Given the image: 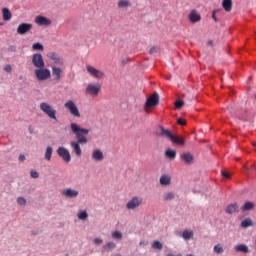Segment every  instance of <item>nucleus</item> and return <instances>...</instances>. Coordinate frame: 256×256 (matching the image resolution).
Instances as JSON below:
<instances>
[{"label": "nucleus", "instance_id": "obj_1", "mask_svg": "<svg viewBox=\"0 0 256 256\" xmlns=\"http://www.w3.org/2000/svg\"><path fill=\"white\" fill-rule=\"evenodd\" d=\"M70 129L73 135H75L77 141H72L70 143L72 152L75 153L76 157H81L82 151H81V145H87L89 143V140L87 139V135L91 133L90 129L87 128H81L79 124L72 122L70 124Z\"/></svg>", "mask_w": 256, "mask_h": 256}, {"label": "nucleus", "instance_id": "obj_2", "mask_svg": "<svg viewBox=\"0 0 256 256\" xmlns=\"http://www.w3.org/2000/svg\"><path fill=\"white\" fill-rule=\"evenodd\" d=\"M40 109L49 117V119H53L54 121H57V111L53 109V106H51L47 102H42L40 104Z\"/></svg>", "mask_w": 256, "mask_h": 256}, {"label": "nucleus", "instance_id": "obj_3", "mask_svg": "<svg viewBox=\"0 0 256 256\" xmlns=\"http://www.w3.org/2000/svg\"><path fill=\"white\" fill-rule=\"evenodd\" d=\"M66 110L72 117H76V119H79L81 117V112L79 111V108L77 107V104H75L74 101L69 100L65 103Z\"/></svg>", "mask_w": 256, "mask_h": 256}, {"label": "nucleus", "instance_id": "obj_4", "mask_svg": "<svg viewBox=\"0 0 256 256\" xmlns=\"http://www.w3.org/2000/svg\"><path fill=\"white\" fill-rule=\"evenodd\" d=\"M34 74L39 81H47V79H51V71L45 67L36 69Z\"/></svg>", "mask_w": 256, "mask_h": 256}, {"label": "nucleus", "instance_id": "obj_5", "mask_svg": "<svg viewBox=\"0 0 256 256\" xmlns=\"http://www.w3.org/2000/svg\"><path fill=\"white\" fill-rule=\"evenodd\" d=\"M142 203L143 198L134 196L131 198L130 201L127 202L126 208L129 209L130 211H133L135 209H138V207H141Z\"/></svg>", "mask_w": 256, "mask_h": 256}, {"label": "nucleus", "instance_id": "obj_6", "mask_svg": "<svg viewBox=\"0 0 256 256\" xmlns=\"http://www.w3.org/2000/svg\"><path fill=\"white\" fill-rule=\"evenodd\" d=\"M100 91H101V84L99 83H95V84L90 83L86 87V93L91 97H97Z\"/></svg>", "mask_w": 256, "mask_h": 256}, {"label": "nucleus", "instance_id": "obj_7", "mask_svg": "<svg viewBox=\"0 0 256 256\" xmlns=\"http://www.w3.org/2000/svg\"><path fill=\"white\" fill-rule=\"evenodd\" d=\"M86 71L91 75V77H94V79H103V77H105V73H103V71L91 65H86Z\"/></svg>", "mask_w": 256, "mask_h": 256}, {"label": "nucleus", "instance_id": "obj_8", "mask_svg": "<svg viewBox=\"0 0 256 256\" xmlns=\"http://www.w3.org/2000/svg\"><path fill=\"white\" fill-rule=\"evenodd\" d=\"M32 65L36 67V69H43V67H45V60H43V55L39 53L33 54Z\"/></svg>", "mask_w": 256, "mask_h": 256}, {"label": "nucleus", "instance_id": "obj_9", "mask_svg": "<svg viewBox=\"0 0 256 256\" xmlns=\"http://www.w3.org/2000/svg\"><path fill=\"white\" fill-rule=\"evenodd\" d=\"M157 105H159V94L154 93L147 99L146 107L151 109V107H157Z\"/></svg>", "mask_w": 256, "mask_h": 256}, {"label": "nucleus", "instance_id": "obj_10", "mask_svg": "<svg viewBox=\"0 0 256 256\" xmlns=\"http://www.w3.org/2000/svg\"><path fill=\"white\" fill-rule=\"evenodd\" d=\"M33 29V24L22 23L17 28L18 35H25V33H29Z\"/></svg>", "mask_w": 256, "mask_h": 256}, {"label": "nucleus", "instance_id": "obj_11", "mask_svg": "<svg viewBox=\"0 0 256 256\" xmlns=\"http://www.w3.org/2000/svg\"><path fill=\"white\" fill-rule=\"evenodd\" d=\"M35 23L36 25L44 26V27H49L51 25V21L44 16H37L35 18Z\"/></svg>", "mask_w": 256, "mask_h": 256}, {"label": "nucleus", "instance_id": "obj_12", "mask_svg": "<svg viewBox=\"0 0 256 256\" xmlns=\"http://www.w3.org/2000/svg\"><path fill=\"white\" fill-rule=\"evenodd\" d=\"M160 129V137H164L165 139H168L169 141H171L173 139L174 134L168 130L165 129V127L163 126H159Z\"/></svg>", "mask_w": 256, "mask_h": 256}, {"label": "nucleus", "instance_id": "obj_13", "mask_svg": "<svg viewBox=\"0 0 256 256\" xmlns=\"http://www.w3.org/2000/svg\"><path fill=\"white\" fill-rule=\"evenodd\" d=\"M92 159L97 162L103 161L105 159V155L101 149H95L92 151Z\"/></svg>", "mask_w": 256, "mask_h": 256}, {"label": "nucleus", "instance_id": "obj_14", "mask_svg": "<svg viewBox=\"0 0 256 256\" xmlns=\"http://www.w3.org/2000/svg\"><path fill=\"white\" fill-rule=\"evenodd\" d=\"M191 23H199L201 21V15L197 11L192 10L188 16Z\"/></svg>", "mask_w": 256, "mask_h": 256}, {"label": "nucleus", "instance_id": "obj_15", "mask_svg": "<svg viewBox=\"0 0 256 256\" xmlns=\"http://www.w3.org/2000/svg\"><path fill=\"white\" fill-rule=\"evenodd\" d=\"M117 7L118 9H129L130 7H133V3L129 0H119Z\"/></svg>", "mask_w": 256, "mask_h": 256}, {"label": "nucleus", "instance_id": "obj_16", "mask_svg": "<svg viewBox=\"0 0 256 256\" xmlns=\"http://www.w3.org/2000/svg\"><path fill=\"white\" fill-rule=\"evenodd\" d=\"M65 197H68L69 199H75L76 197H79V191L67 188L65 190Z\"/></svg>", "mask_w": 256, "mask_h": 256}, {"label": "nucleus", "instance_id": "obj_17", "mask_svg": "<svg viewBox=\"0 0 256 256\" xmlns=\"http://www.w3.org/2000/svg\"><path fill=\"white\" fill-rule=\"evenodd\" d=\"M181 159L184 160L185 163H187V165H191V163H193L194 161V157H193V154L189 153V152H186V153H183L181 156H180Z\"/></svg>", "mask_w": 256, "mask_h": 256}, {"label": "nucleus", "instance_id": "obj_18", "mask_svg": "<svg viewBox=\"0 0 256 256\" xmlns=\"http://www.w3.org/2000/svg\"><path fill=\"white\" fill-rule=\"evenodd\" d=\"M172 143H174L175 145H180L181 147H183V145H185V138L179 136V135H175L172 136V140H170Z\"/></svg>", "mask_w": 256, "mask_h": 256}, {"label": "nucleus", "instance_id": "obj_19", "mask_svg": "<svg viewBox=\"0 0 256 256\" xmlns=\"http://www.w3.org/2000/svg\"><path fill=\"white\" fill-rule=\"evenodd\" d=\"M165 157H167V159H170V161H174V159L177 157V151L169 148L165 151Z\"/></svg>", "mask_w": 256, "mask_h": 256}, {"label": "nucleus", "instance_id": "obj_20", "mask_svg": "<svg viewBox=\"0 0 256 256\" xmlns=\"http://www.w3.org/2000/svg\"><path fill=\"white\" fill-rule=\"evenodd\" d=\"M253 209H255V203H253L251 201L245 202L244 205L241 207V211H243V212L253 211Z\"/></svg>", "mask_w": 256, "mask_h": 256}, {"label": "nucleus", "instance_id": "obj_21", "mask_svg": "<svg viewBox=\"0 0 256 256\" xmlns=\"http://www.w3.org/2000/svg\"><path fill=\"white\" fill-rule=\"evenodd\" d=\"M235 251L237 253H249V247H247L245 244H240L235 246Z\"/></svg>", "mask_w": 256, "mask_h": 256}, {"label": "nucleus", "instance_id": "obj_22", "mask_svg": "<svg viewBox=\"0 0 256 256\" xmlns=\"http://www.w3.org/2000/svg\"><path fill=\"white\" fill-rule=\"evenodd\" d=\"M222 6L225 11L229 12L233 8V1L232 0H223Z\"/></svg>", "mask_w": 256, "mask_h": 256}, {"label": "nucleus", "instance_id": "obj_23", "mask_svg": "<svg viewBox=\"0 0 256 256\" xmlns=\"http://www.w3.org/2000/svg\"><path fill=\"white\" fill-rule=\"evenodd\" d=\"M237 209H239V205L237 203L230 204L226 207V213H229V215L236 213Z\"/></svg>", "mask_w": 256, "mask_h": 256}, {"label": "nucleus", "instance_id": "obj_24", "mask_svg": "<svg viewBox=\"0 0 256 256\" xmlns=\"http://www.w3.org/2000/svg\"><path fill=\"white\" fill-rule=\"evenodd\" d=\"M240 227H242V229H247L248 227H253V220H251V218L244 219L241 222Z\"/></svg>", "mask_w": 256, "mask_h": 256}, {"label": "nucleus", "instance_id": "obj_25", "mask_svg": "<svg viewBox=\"0 0 256 256\" xmlns=\"http://www.w3.org/2000/svg\"><path fill=\"white\" fill-rule=\"evenodd\" d=\"M160 184L161 185H165V186L171 185V176H169V175H162L160 177Z\"/></svg>", "mask_w": 256, "mask_h": 256}, {"label": "nucleus", "instance_id": "obj_26", "mask_svg": "<svg viewBox=\"0 0 256 256\" xmlns=\"http://www.w3.org/2000/svg\"><path fill=\"white\" fill-rule=\"evenodd\" d=\"M51 157H53V147L48 146L46 148L44 158L46 161H51Z\"/></svg>", "mask_w": 256, "mask_h": 256}, {"label": "nucleus", "instance_id": "obj_27", "mask_svg": "<svg viewBox=\"0 0 256 256\" xmlns=\"http://www.w3.org/2000/svg\"><path fill=\"white\" fill-rule=\"evenodd\" d=\"M182 237L186 241L189 239H193V230H184L182 233Z\"/></svg>", "mask_w": 256, "mask_h": 256}, {"label": "nucleus", "instance_id": "obj_28", "mask_svg": "<svg viewBox=\"0 0 256 256\" xmlns=\"http://www.w3.org/2000/svg\"><path fill=\"white\" fill-rule=\"evenodd\" d=\"M2 13H3V19L4 21H9L12 17L11 15V11H9L8 8H4L2 9Z\"/></svg>", "mask_w": 256, "mask_h": 256}, {"label": "nucleus", "instance_id": "obj_29", "mask_svg": "<svg viewBox=\"0 0 256 256\" xmlns=\"http://www.w3.org/2000/svg\"><path fill=\"white\" fill-rule=\"evenodd\" d=\"M47 57L49 59H51L52 61H54V63H59V55L55 52H49L47 54Z\"/></svg>", "mask_w": 256, "mask_h": 256}, {"label": "nucleus", "instance_id": "obj_30", "mask_svg": "<svg viewBox=\"0 0 256 256\" xmlns=\"http://www.w3.org/2000/svg\"><path fill=\"white\" fill-rule=\"evenodd\" d=\"M115 247H117V244H115L114 242H108L103 246V249L104 251L109 252L112 251V249H115Z\"/></svg>", "mask_w": 256, "mask_h": 256}, {"label": "nucleus", "instance_id": "obj_31", "mask_svg": "<svg viewBox=\"0 0 256 256\" xmlns=\"http://www.w3.org/2000/svg\"><path fill=\"white\" fill-rule=\"evenodd\" d=\"M173 199H175V194H173V192H167L163 195L164 201H173Z\"/></svg>", "mask_w": 256, "mask_h": 256}, {"label": "nucleus", "instance_id": "obj_32", "mask_svg": "<svg viewBox=\"0 0 256 256\" xmlns=\"http://www.w3.org/2000/svg\"><path fill=\"white\" fill-rule=\"evenodd\" d=\"M213 251L214 253H217V255H221V253H223V251H225L223 249V246L221 244H217L213 247Z\"/></svg>", "mask_w": 256, "mask_h": 256}, {"label": "nucleus", "instance_id": "obj_33", "mask_svg": "<svg viewBox=\"0 0 256 256\" xmlns=\"http://www.w3.org/2000/svg\"><path fill=\"white\" fill-rule=\"evenodd\" d=\"M112 239H118V240L123 239V233L117 230L112 232Z\"/></svg>", "mask_w": 256, "mask_h": 256}, {"label": "nucleus", "instance_id": "obj_34", "mask_svg": "<svg viewBox=\"0 0 256 256\" xmlns=\"http://www.w3.org/2000/svg\"><path fill=\"white\" fill-rule=\"evenodd\" d=\"M52 73H53V75H55V77L57 79H59V77H61V69L60 68L52 67Z\"/></svg>", "mask_w": 256, "mask_h": 256}, {"label": "nucleus", "instance_id": "obj_35", "mask_svg": "<svg viewBox=\"0 0 256 256\" xmlns=\"http://www.w3.org/2000/svg\"><path fill=\"white\" fill-rule=\"evenodd\" d=\"M17 203L20 207H25V205H27V200L24 197H18Z\"/></svg>", "mask_w": 256, "mask_h": 256}, {"label": "nucleus", "instance_id": "obj_36", "mask_svg": "<svg viewBox=\"0 0 256 256\" xmlns=\"http://www.w3.org/2000/svg\"><path fill=\"white\" fill-rule=\"evenodd\" d=\"M87 217H89V214H87V211H82L78 213V219H80L81 221H85Z\"/></svg>", "mask_w": 256, "mask_h": 256}, {"label": "nucleus", "instance_id": "obj_37", "mask_svg": "<svg viewBox=\"0 0 256 256\" xmlns=\"http://www.w3.org/2000/svg\"><path fill=\"white\" fill-rule=\"evenodd\" d=\"M152 247L153 249H158V251H161V249H163V244L159 241H154Z\"/></svg>", "mask_w": 256, "mask_h": 256}, {"label": "nucleus", "instance_id": "obj_38", "mask_svg": "<svg viewBox=\"0 0 256 256\" xmlns=\"http://www.w3.org/2000/svg\"><path fill=\"white\" fill-rule=\"evenodd\" d=\"M57 154L59 157H62V159H65V147H59L57 149Z\"/></svg>", "mask_w": 256, "mask_h": 256}, {"label": "nucleus", "instance_id": "obj_39", "mask_svg": "<svg viewBox=\"0 0 256 256\" xmlns=\"http://www.w3.org/2000/svg\"><path fill=\"white\" fill-rule=\"evenodd\" d=\"M32 48L34 49V51H43V46L41 43H34L32 45Z\"/></svg>", "mask_w": 256, "mask_h": 256}, {"label": "nucleus", "instance_id": "obj_40", "mask_svg": "<svg viewBox=\"0 0 256 256\" xmlns=\"http://www.w3.org/2000/svg\"><path fill=\"white\" fill-rule=\"evenodd\" d=\"M161 52V48L154 46L150 49L149 53L150 55H155V53H160Z\"/></svg>", "mask_w": 256, "mask_h": 256}, {"label": "nucleus", "instance_id": "obj_41", "mask_svg": "<svg viewBox=\"0 0 256 256\" xmlns=\"http://www.w3.org/2000/svg\"><path fill=\"white\" fill-rule=\"evenodd\" d=\"M183 105H185V103L182 100H177L175 102L176 109H181V107H183Z\"/></svg>", "mask_w": 256, "mask_h": 256}, {"label": "nucleus", "instance_id": "obj_42", "mask_svg": "<svg viewBox=\"0 0 256 256\" xmlns=\"http://www.w3.org/2000/svg\"><path fill=\"white\" fill-rule=\"evenodd\" d=\"M71 161V153H69V150H65V162L69 163Z\"/></svg>", "mask_w": 256, "mask_h": 256}, {"label": "nucleus", "instance_id": "obj_43", "mask_svg": "<svg viewBox=\"0 0 256 256\" xmlns=\"http://www.w3.org/2000/svg\"><path fill=\"white\" fill-rule=\"evenodd\" d=\"M30 175H31L32 179H39V172H37L35 170H32L30 172Z\"/></svg>", "mask_w": 256, "mask_h": 256}, {"label": "nucleus", "instance_id": "obj_44", "mask_svg": "<svg viewBox=\"0 0 256 256\" xmlns=\"http://www.w3.org/2000/svg\"><path fill=\"white\" fill-rule=\"evenodd\" d=\"M222 177H224L225 179H231V174L225 171L221 172Z\"/></svg>", "mask_w": 256, "mask_h": 256}, {"label": "nucleus", "instance_id": "obj_45", "mask_svg": "<svg viewBox=\"0 0 256 256\" xmlns=\"http://www.w3.org/2000/svg\"><path fill=\"white\" fill-rule=\"evenodd\" d=\"M178 125H187V121L183 118H179L177 120Z\"/></svg>", "mask_w": 256, "mask_h": 256}, {"label": "nucleus", "instance_id": "obj_46", "mask_svg": "<svg viewBox=\"0 0 256 256\" xmlns=\"http://www.w3.org/2000/svg\"><path fill=\"white\" fill-rule=\"evenodd\" d=\"M94 243H95L96 245H101V244L103 243V240H102L101 238H95V239H94Z\"/></svg>", "mask_w": 256, "mask_h": 256}, {"label": "nucleus", "instance_id": "obj_47", "mask_svg": "<svg viewBox=\"0 0 256 256\" xmlns=\"http://www.w3.org/2000/svg\"><path fill=\"white\" fill-rule=\"evenodd\" d=\"M4 71H6V73H11V71H12L11 65H6L4 67Z\"/></svg>", "mask_w": 256, "mask_h": 256}, {"label": "nucleus", "instance_id": "obj_48", "mask_svg": "<svg viewBox=\"0 0 256 256\" xmlns=\"http://www.w3.org/2000/svg\"><path fill=\"white\" fill-rule=\"evenodd\" d=\"M24 160H25V155L20 154V155H19V161H24Z\"/></svg>", "mask_w": 256, "mask_h": 256}, {"label": "nucleus", "instance_id": "obj_49", "mask_svg": "<svg viewBox=\"0 0 256 256\" xmlns=\"http://www.w3.org/2000/svg\"><path fill=\"white\" fill-rule=\"evenodd\" d=\"M166 256H183V255L182 254L175 255V254H172V253H168Z\"/></svg>", "mask_w": 256, "mask_h": 256}, {"label": "nucleus", "instance_id": "obj_50", "mask_svg": "<svg viewBox=\"0 0 256 256\" xmlns=\"http://www.w3.org/2000/svg\"><path fill=\"white\" fill-rule=\"evenodd\" d=\"M216 11H213V15H212V19H214V21H217V17L215 16Z\"/></svg>", "mask_w": 256, "mask_h": 256}, {"label": "nucleus", "instance_id": "obj_51", "mask_svg": "<svg viewBox=\"0 0 256 256\" xmlns=\"http://www.w3.org/2000/svg\"><path fill=\"white\" fill-rule=\"evenodd\" d=\"M208 45H213V41H208Z\"/></svg>", "mask_w": 256, "mask_h": 256}, {"label": "nucleus", "instance_id": "obj_52", "mask_svg": "<svg viewBox=\"0 0 256 256\" xmlns=\"http://www.w3.org/2000/svg\"><path fill=\"white\" fill-rule=\"evenodd\" d=\"M114 256H121V254H115Z\"/></svg>", "mask_w": 256, "mask_h": 256}, {"label": "nucleus", "instance_id": "obj_53", "mask_svg": "<svg viewBox=\"0 0 256 256\" xmlns=\"http://www.w3.org/2000/svg\"><path fill=\"white\" fill-rule=\"evenodd\" d=\"M253 146L256 147V143H253Z\"/></svg>", "mask_w": 256, "mask_h": 256}]
</instances>
